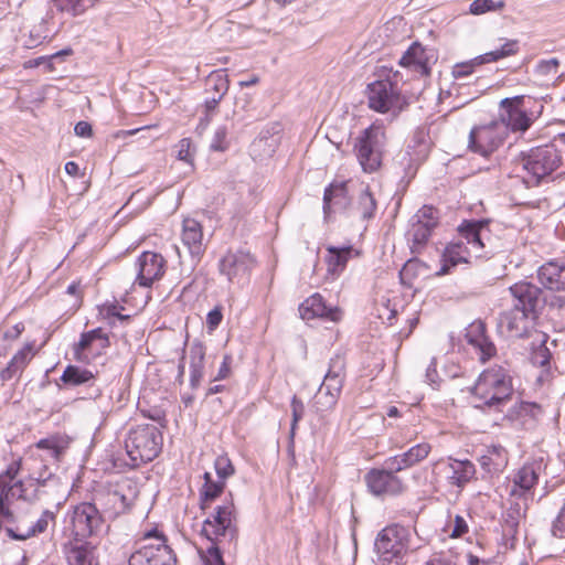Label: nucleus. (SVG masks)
Returning a JSON list of instances; mask_svg holds the SVG:
<instances>
[{"instance_id":"f257e3e1","label":"nucleus","mask_w":565,"mask_h":565,"mask_svg":"<svg viewBox=\"0 0 565 565\" xmlns=\"http://www.w3.org/2000/svg\"><path fill=\"white\" fill-rule=\"evenodd\" d=\"M202 532L211 541L202 556L204 565H225L222 551L235 554L238 541L236 510L232 498L215 508L212 516L204 521Z\"/></svg>"},{"instance_id":"f03ea898","label":"nucleus","mask_w":565,"mask_h":565,"mask_svg":"<svg viewBox=\"0 0 565 565\" xmlns=\"http://www.w3.org/2000/svg\"><path fill=\"white\" fill-rule=\"evenodd\" d=\"M472 395L480 401L477 407L502 412L513 395L510 371L500 365L486 369L479 375L472 388Z\"/></svg>"},{"instance_id":"7ed1b4c3","label":"nucleus","mask_w":565,"mask_h":565,"mask_svg":"<svg viewBox=\"0 0 565 565\" xmlns=\"http://www.w3.org/2000/svg\"><path fill=\"white\" fill-rule=\"evenodd\" d=\"M561 163V150L556 148V143H551L522 153L516 160L515 169L524 172L522 179L527 186H535L550 177Z\"/></svg>"},{"instance_id":"20e7f679","label":"nucleus","mask_w":565,"mask_h":565,"mask_svg":"<svg viewBox=\"0 0 565 565\" xmlns=\"http://www.w3.org/2000/svg\"><path fill=\"white\" fill-rule=\"evenodd\" d=\"M387 143L385 128L381 124H372L365 128L354 141L353 150L365 173L380 170Z\"/></svg>"},{"instance_id":"39448f33","label":"nucleus","mask_w":565,"mask_h":565,"mask_svg":"<svg viewBox=\"0 0 565 565\" xmlns=\"http://www.w3.org/2000/svg\"><path fill=\"white\" fill-rule=\"evenodd\" d=\"M387 143L385 128L381 124H372L365 128L354 141L353 150L365 173L380 170Z\"/></svg>"},{"instance_id":"423d86ee","label":"nucleus","mask_w":565,"mask_h":565,"mask_svg":"<svg viewBox=\"0 0 565 565\" xmlns=\"http://www.w3.org/2000/svg\"><path fill=\"white\" fill-rule=\"evenodd\" d=\"M345 358L335 354L330 359L329 369L313 397V407L319 413L331 411L338 403L345 379Z\"/></svg>"},{"instance_id":"0eeeda50","label":"nucleus","mask_w":565,"mask_h":565,"mask_svg":"<svg viewBox=\"0 0 565 565\" xmlns=\"http://www.w3.org/2000/svg\"><path fill=\"white\" fill-rule=\"evenodd\" d=\"M70 525L64 535L68 540L84 542L86 539L97 535L104 524V519L94 503L82 502L73 507L67 513Z\"/></svg>"},{"instance_id":"6e6552de","label":"nucleus","mask_w":565,"mask_h":565,"mask_svg":"<svg viewBox=\"0 0 565 565\" xmlns=\"http://www.w3.org/2000/svg\"><path fill=\"white\" fill-rule=\"evenodd\" d=\"M406 529L399 525H388L381 530L375 539L374 547L377 554V565H402L407 548Z\"/></svg>"},{"instance_id":"1a4fd4ad","label":"nucleus","mask_w":565,"mask_h":565,"mask_svg":"<svg viewBox=\"0 0 565 565\" xmlns=\"http://www.w3.org/2000/svg\"><path fill=\"white\" fill-rule=\"evenodd\" d=\"M369 107L377 113L399 114L407 100L401 94L397 85L390 79H379L370 83L366 88Z\"/></svg>"},{"instance_id":"9d476101","label":"nucleus","mask_w":565,"mask_h":565,"mask_svg":"<svg viewBox=\"0 0 565 565\" xmlns=\"http://www.w3.org/2000/svg\"><path fill=\"white\" fill-rule=\"evenodd\" d=\"M507 137L505 125L498 120L475 126L469 134L468 149L487 158L503 145Z\"/></svg>"},{"instance_id":"9b49d317","label":"nucleus","mask_w":565,"mask_h":565,"mask_svg":"<svg viewBox=\"0 0 565 565\" xmlns=\"http://www.w3.org/2000/svg\"><path fill=\"white\" fill-rule=\"evenodd\" d=\"M141 486L138 480L124 479L117 484V489L105 495V512L110 518H117L127 513L139 499Z\"/></svg>"},{"instance_id":"f8f14e48","label":"nucleus","mask_w":565,"mask_h":565,"mask_svg":"<svg viewBox=\"0 0 565 565\" xmlns=\"http://www.w3.org/2000/svg\"><path fill=\"white\" fill-rule=\"evenodd\" d=\"M399 471L391 468L390 458L385 460L383 469H371L364 477L370 492L376 497L403 493L406 486L396 475Z\"/></svg>"},{"instance_id":"ddd939ff","label":"nucleus","mask_w":565,"mask_h":565,"mask_svg":"<svg viewBox=\"0 0 565 565\" xmlns=\"http://www.w3.org/2000/svg\"><path fill=\"white\" fill-rule=\"evenodd\" d=\"M524 103L523 95L507 97L500 102L498 122L505 125L507 136L509 131L524 132L531 127L533 119L527 114Z\"/></svg>"},{"instance_id":"4468645a","label":"nucleus","mask_w":565,"mask_h":565,"mask_svg":"<svg viewBox=\"0 0 565 565\" xmlns=\"http://www.w3.org/2000/svg\"><path fill=\"white\" fill-rule=\"evenodd\" d=\"M143 565H174L175 556L157 527L143 531Z\"/></svg>"},{"instance_id":"2eb2a0df","label":"nucleus","mask_w":565,"mask_h":565,"mask_svg":"<svg viewBox=\"0 0 565 565\" xmlns=\"http://www.w3.org/2000/svg\"><path fill=\"white\" fill-rule=\"evenodd\" d=\"M458 231L476 257H491L495 248L489 237L488 225L481 221H465Z\"/></svg>"},{"instance_id":"dca6fc26","label":"nucleus","mask_w":565,"mask_h":565,"mask_svg":"<svg viewBox=\"0 0 565 565\" xmlns=\"http://www.w3.org/2000/svg\"><path fill=\"white\" fill-rule=\"evenodd\" d=\"M519 50L516 40L507 41L501 49L494 50L482 55H479L470 61L458 63L452 67V76L455 78H462L473 73L476 66L497 62L501 58L514 55Z\"/></svg>"},{"instance_id":"f3484780","label":"nucleus","mask_w":565,"mask_h":565,"mask_svg":"<svg viewBox=\"0 0 565 565\" xmlns=\"http://www.w3.org/2000/svg\"><path fill=\"white\" fill-rule=\"evenodd\" d=\"M537 317L539 316L531 312H525V310L512 307L501 313L499 327L504 330L509 337L524 338L533 328V322Z\"/></svg>"},{"instance_id":"a211bd4d","label":"nucleus","mask_w":565,"mask_h":565,"mask_svg":"<svg viewBox=\"0 0 565 565\" xmlns=\"http://www.w3.org/2000/svg\"><path fill=\"white\" fill-rule=\"evenodd\" d=\"M513 299V307L525 312L539 316V309L542 303V290L530 281H519L509 288Z\"/></svg>"},{"instance_id":"6ab92c4d","label":"nucleus","mask_w":565,"mask_h":565,"mask_svg":"<svg viewBox=\"0 0 565 565\" xmlns=\"http://www.w3.org/2000/svg\"><path fill=\"white\" fill-rule=\"evenodd\" d=\"M30 480L32 481L31 486H35V489L31 495L26 493V488L22 480H18L15 486L19 487V499L33 502L41 498V495L45 492L43 489L46 487H52L57 489L61 487V479L54 472L49 469L46 463H43L41 469L38 472H33L30 475Z\"/></svg>"},{"instance_id":"aec40b11","label":"nucleus","mask_w":565,"mask_h":565,"mask_svg":"<svg viewBox=\"0 0 565 565\" xmlns=\"http://www.w3.org/2000/svg\"><path fill=\"white\" fill-rule=\"evenodd\" d=\"M447 482L451 487L462 490L476 477V467L468 460H460L449 457L444 465Z\"/></svg>"},{"instance_id":"412c9836","label":"nucleus","mask_w":565,"mask_h":565,"mask_svg":"<svg viewBox=\"0 0 565 565\" xmlns=\"http://www.w3.org/2000/svg\"><path fill=\"white\" fill-rule=\"evenodd\" d=\"M299 313L303 320L322 318L333 322L341 319V311L338 307H328L319 294L308 297L300 306Z\"/></svg>"},{"instance_id":"4be33fe9","label":"nucleus","mask_w":565,"mask_h":565,"mask_svg":"<svg viewBox=\"0 0 565 565\" xmlns=\"http://www.w3.org/2000/svg\"><path fill=\"white\" fill-rule=\"evenodd\" d=\"M255 259L249 252L238 249L228 252L221 260V273L230 280L239 275H246L254 267Z\"/></svg>"},{"instance_id":"5701e85b","label":"nucleus","mask_w":565,"mask_h":565,"mask_svg":"<svg viewBox=\"0 0 565 565\" xmlns=\"http://www.w3.org/2000/svg\"><path fill=\"white\" fill-rule=\"evenodd\" d=\"M465 337L467 342L478 350L481 362H487L495 354V345L486 335V324L482 321L477 320L470 323Z\"/></svg>"},{"instance_id":"b1692460","label":"nucleus","mask_w":565,"mask_h":565,"mask_svg":"<svg viewBox=\"0 0 565 565\" xmlns=\"http://www.w3.org/2000/svg\"><path fill=\"white\" fill-rule=\"evenodd\" d=\"M541 466L539 463L524 465L514 476L510 488L511 498H525L539 481Z\"/></svg>"},{"instance_id":"393cba45","label":"nucleus","mask_w":565,"mask_h":565,"mask_svg":"<svg viewBox=\"0 0 565 565\" xmlns=\"http://www.w3.org/2000/svg\"><path fill=\"white\" fill-rule=\"evenodd\" d=\"M434 55L418 42L413 43L399 60V65L408 67L420 76L430 74L429 61Z\"/></svg>"},{"instance_id":"a878e982","label":"nucleus","mask_w":565,"mask_h":565,"mask_svg":"<svg viewBox=\"0 0 565 565\" xmlns=\"http://www.w3.org/2000/svg\"><path fill=\"white\" fill-rule=\"evenodd\" d=\"M60 380L66 386L87 385V398H96L100 395V390L94 385L95 376L87 369L70 364L63 371Z\"/></svg>"},{"instance_id":"bb28decb","label":"nucleus","mask_w":565,"mask_h":565,"mask_svg":"<svg viewBox=\"0 0 565 565\" xmlns=\"http://www.w3.org/2000/svg\"><path fill=\"white\" fill-rule=\"evenodd\" d=\"M542 286L550 290L565 291V262L551 260L537 270Z\"/></svg>"},{"instance_id":"cd10ccee","label":"nucleus","mask_w":565,"mask_h":565,"mask_svg":"<svg viewBox=\"0 0 565 565\" xmlns=\"http://www.w3.org/2000/svg\"><path fill=\"white\" fill-rule=\"evenodd\" d=\"M508 451L501 445L488 447L479 458L482 470L490 477L500 475L508 466Z\"/></svg>"},{"instance_id":"c85d7f7f","label":"nucleus","mask_w":565,"mask_h":565,"mask_svg":"<svg viewBox=\"0 0 565 565\" xmlns=\"http://www.w3.org/2000/svg\"><path fill=\"white\" fill-rule=\"evenodd\" d=\"M181 239L191 255L200 256L204 252L202 225L196 220H183Z\"/></svg>"},{"instance_id":"c756f323","label":"nucleus","mask_w":565,"mask_h":565,"mask_svg":"<svg viewBox=\"0 0 565 565\" xmlns=\"http://www.w3.org/2000/svg\"><path fill=\"white\" fill-rule=\"evenodd\" d=\"M430 450L431 446L428 443L417 444L401 455L390 457V466L392 469L402 471L423 461Z\"/></svg>"},{"instance_id":"7c9ffc66","label":"nucleus","mask_w":565,"mask_h":565,"mask_svg":"<svg viewBox=\"0 0 565 565\" xmlns=\"http://www.w3.org/2000/svg\"><path fill=\"white\" fill-rule=\"evenodd\" d=\"M350 204L347 182L331 183L324 190L323 212L329 215L334 209L345 210Z\"/></svg>"},{"instance_id":"2f4dec72","label":"nucleus","mask_w":565,"mask_h":565,"mask_svg":"<svg viewBox=\"0 0 565 565\" xmlns=\"http://www.w3.org/2000/svg\"><path fill=\"white\" fill-rule=\"evenodd\" d=\"M31 351V345H25L11 358L7 366L0 371V380L2 383L11 381L12 379H19L22 375L32 359Z\"/></svg>"},{"instance_id":"473e14b6","label":"nucleus","mask_w":565,"mask_h":565,"mask_svg":"<svg viewBox=\"0 0 565 565\" xmlns=\"http://www.w3.org/2000/svg\"><path fill=\"white\" fill-rule=\"evenodd\" d=\"M167 260L159 253L143 250V287H150L166 273Z\"/></svg>"},{"instance_id":"72a5a7b5","label":"nucleus","mask_w":565,"mask_h":565,"mask_svg":"<svg viewBox=\"0 0 565 565\" xmlns=\"http://www.w3.org/2000/svg\"><path fill=\"white\" fill-rule=\"evenodd\" d=\"M51 522L55 524L56 513L51 510H44L36 522L30 526L26 532L20 533L9 526L4 527V531L11 540L25 541L30 537L44 533Z\"/></svg>"},{"instance_id":"f704fd0d","label":"nucleus","mask_w":565,"mask_h":565,"mask_svg":"<svg viewBox=\"0 0 565 565\" xmlns=\"http://www.w3.org/2000/svg\"><path fill=\"white\" fill-rule=\"evenodd\" d=\"M205 347L201 341H194L190 347V386L195 390L204 376Z\"/></svg>"},{"instance_id":"c9c22d12","label":"nucleus","mask_w":565,"mask_h":565,"mask_svg":"<svg viewBox=\"0 0 565 565\" xmlns=\"http://www.w3.org/2000/svg\"><path fill=\"white\" fill-rule=\"evenodd\" d=\"M525 504L520 502H510L509 508L502 513V531L507 537L514 539L519 531V525L525 516Z\"/></svg>"},{"instance_id":"e433bc0d","label":"nucleus","mask_w":565,"mask_h":565,"mask_svg":"<svg viewBox=\"0 0 565 565\" xmlns=\"http://www.w3.org/2000/svg\"><path fill=\"white\" fill-rule=\"evenodd\" d=\"M328 256L326 257V262L328 265V273L334 276L340 275L350 258L354 255L355 250L352 246H328L327 247Z\"/></svg>"},{"instance_id":"4c0bfd02","label":"nucleus","mask_w":565,"mask_h":565,"mask_svg":"<svg viewBox=\"0 0 565 565\" xmlns=\"http://www.w3.org/2000/svg\"><path fill=\"white\" fill-rule=\"evenodd\" d=\"M74 540L63 544L68 565H98L94 558L93 550L86 544L76 545Z\"/></svg>"},{"instance_id":"58836bf2","label":"nucleus","mask_w":565,"mask_h":565,"mask_svg":"<svg viewBox=\"0 0 565 565\" xmlns=\"http://www.w3.org/2000/svg\"><path fill=\"white\" fill-rule=\"evenodd\" d=\"M162 434L154 425H143V462L153 460L162 448Z\"/></svg>"},{"instance_id":"ea45409f","label":"nucleus","mask_w":565,"mask_h":565,"mask_svg":"<svg viewBox=\"0 0 565 565\" xmlns=\"http://www.w3.org/2000/svg\"><path fill=\"white\" fill-rule=\"evenodd\" d=\"M466 252V247L461 243L449 244L444 250L441 267L437 271V275H447L452 267L460 263H467Z\"/></svg>"},{"instance_id":"a19ab883","label":"nucleus","mask_w":565,"mask_h":565,"mask_svg":"<svg viewBox=\"0 0 565 565\" xmlns=\"http://www.w3.org/2000/svg\"><path fill=\"white\" fill-rule=\"evenodd\" d=\"M14 488H18L15 483L11 484L10 482H7L4 477L0 476V531L4 529L3 522H15V515L10 508V498L13 495Z\"/></svg>"},{"instance_id":"79ce46f5","label":"nucleus","mask_w":565,"mask_h":565,"mask_svg":"<svg viewBox=\"0 0 565 565\" xmlns=\"http://www.w3.org/2000/svg\"><path fill=\"white\" fill-rule=\"evenodd\" d=\"M95 341H99V347L105 348L108 345V338L100 328L93 329L84 332L81 335L79 342L74 347V355L77 360H82V353L90 349Z\"/></svg>"},{"instance_id":"37998d69","label":"nucleus","mask_w":565,"mask_h":565,"mask_svg":"<svg viewBox=\"0 0 565 565\" xmlns=\"http://www.w3.org/2000/svg\"><path fill=\"white\" fill-rule=\"evenodd\" d=\"M559 61L556 57L540 60L534 66L533 74L542 84H548L558 77Z\"/></svg>"},{"instance_id":"c03bdc74","label":"nucleus","mask_w":565,"mask_h":565,"mask_svg":"<svg viewBox=\"0 0 565 565\" xmlns=\"http://www.w3.org/2000/svg\"><path fill=\"white\" fill-rule=\"evenodd\" d=\"M433 230L426 225H420L411 220V227L407 232L408 241L411 244L412 253L419 254L428 242Z\"/></svg>"},{"instance_id":"a18cd8bd","label":"nucleus","mask_w":565,"mask_h":565,"mask_svg":"<svg viewBox=\"0 0 565 565\" xmlns=\"http://www.w3.org/2000/svg\"><path fill=\"white\" fill-rule=\"evenodd\" d=\"M35 447L45 451V456L41 457V462H46L52 460L57 463L61 461V458L64 454V447L61 445L60 438L57 437H47L40 439Z\"/></svg>"},{"instance_id":"49530a36","label":"nucleus","mask_w":565,"mask_h":565,"mask_svg":"<svg viewBox=\"0 0 565 565\" xmlns=\"http://www.w3.org/2000/svg\"><path fill=\"white\" fill-rule=\"evenodd\" d=\"M205 483L201 491L202 509L205 508V502L215 500L224 490V481H213L209 472L204 473Z\"/></svg>"},{"instance_id":"de8ad7c7","label":"nucleus","mask_w":565,"mask_h":565,"mask_svg":"<svg viewBox=\"0 0 565 565\" xmlns=\"http://www.w3.org/2000/svg\"><path fill=\"white\" fill-rule=\"evenodd\" d=\"M439 211L436 207L424 205L411 220L434 230L439 223Z\"/></svg>"},{"instance_id":"09e8293b","label":"nucleus","mask_w":565,"mask_h":565,"mask_svg":"<svg viewBox=\"0 0 565 565\" xmlns=\"http://www.w3.org/2000/svg\"><path fill=\"white\" fill-rule=\"evenodd\" d=\"M376 200L366 186L360 194L358 201V210L363 220H371L375 215Z\"/></svg>"},{"instance_id":"8fccbe9b","label":"nucleus","mask_w":565,"mask_h":565,"mask_svg":"<svg viewBox=\"0 0 565 565\" xmlns=\"http://www.w3.org/2000/svg\"><path fill=\"white\" fill-rule=\"evenodd\" d=\"M206 92L224 96L230 87L227 75L223 72H212L206 78Z\"/></svg>"},{"instance_id":"3c124183","label":"nucleus","mask_w":565,"mask_h":565,"mask_svg":"<svg viewBox=\"0 0 565 565\" xmlns=\"http://www.w3.org/2000/svg\"><path fill=\"white\" fill-rule=\"evenodd\" d=\"M138 433L130 431L128 439L126 440V452L128 457L126 465L131 468L139 467L141 462V450L138 444Z\"/></svg>"},{"instance_id":"603ef678","label":"nucleus","mask_w":565,"mask_h":565,"mask_svg":"<svg viewBox=\"0 0 565 565\" xmlns=\"http://www.w3.org/2000/svg\"><path fill=\"white\" fill-rule=\"evenodd\" d=\"M505 7L503 0H475L470 3L469 13L472 15H481L487 12L500 11Z\"/></svg>"},{"instance_id":"864d4df0","label":"nucleus","mask_w":565,"mask_h":565,"mask_svg":"<svg viewBox=\"0 0 565 565\" xmlns=\"http://www.w3.org/2000/svg\"><path fill=\"white\" fill-rule=\"evenodd\" d=\"M61 12L71 13L73 17H77L85 11L83 0H52Z\"/></svg>"},{"instance_id":"5fc2aeb1","label":"nucleus","mask_w":565,"mask_h":565,"mask_svg":"<svg viewBox=\"0 0 565 565\" xmlns=\"http://www.w3.org/2000/svg\"><path fill=\"white\" fill-rule=\"evenodd\" d=\"M228 130L226 126H220L216 128L213 138L211 140L210 148L213 151H225L228 149L230 141L227 139Z\"/></svg>"},{"instance_id":"6e6d98bb","label":"nucleus","mask_w":565,"mask_h":565,"mask_svg":"<svg viewBox=\"0 0 565 565\" xmlns=\"http://www.w3.org/2000/svg\"><path fill=\"white\" fill-rule=\"evenodd\" d=\"M177 158L185 163L192 166L194 160V150L192 142L189 138H183L177 145Z\"/></svg>"},{"instance_id":"4d7b16f0","label":"nucleus","mask_w":565,"mask_h":565,"mask_svg":"<svg viewBox=\"0 0 565 565\" xmlns=\"http://www.w3.org/2000/svg\"><path fill=\"white\" fill-rule=\"evenodd\" d=\"M216 475L224 480L234 473V467L231 460L225 456H220L214 462Z\"/></svg>"},{"instance_id":"13d9d810","label":"nucleus","mask_w":565,"mask_h":565,"mask_svg":"<svg viewBox=\"0 0 565 565\" xmlns=\"http://www.w3.org/2000/svg\"><path fill=\"white\" fill-rule=\"evenodd\" d=\"M224 96H221V94H211L210 97L205 99L204 106L206 109V117L204 120H201L198 128H201L202 130L206 128V126L210 122V113L215 110L220 102L222 100Z\"/></svg>"},{"instance_id":"bf43d9fd","label":"nucleus","mask_w":565,"mask_h":565,"mask_svg":"<svg viewBox=\"0 0 565 565\" xmlns=\"http://www.w3.org/2000/svg\"><path fill=\"white\" fill-rule=\"evenodd\" d=\"M104 311L106 312V315L108 317H116L121 321L129 320L131 317L137 315V312L124 313L122 311H126V308L120 306L118 302H113V303L106 305L104 308Z\"/></svg>"},{"instance_id":"052dcab7","label":"nucleus","mask_w":565,"mask_h":565,"mask_svg":"<svg viewBox=\"0 0 565 565\" xmlns=\"http://www.w3.org/2000/svg\"><path fill=\"white\" fill-rule=\"evenodd\" d=\"M518 416H530L537 418L542 414V408L535 403L521 402L516 411Z\"/></svg>"},{"instance_id":"680f3d73","label":"nucleus","mask_w":565,"mask_h":565,"mask_svg":"<svg viewBox=\"0 0 565 565\" xmlns=\"http://www.w3.org/2000/svg\"><path fill=\"white\" fill-rule=\"evenodd\" d=\"M291 409H292L291 433H294L298 422L302 418L303 413H305L303 403L297 396H294L291 399Z\"/></svg>"},{"instance_id":"e2e57ef3","label":"nucleus","mask_w":565,"mask_h":565,"mask_svg":"<svg viewBox=\"0 0 565 565\" xmlns=\"http://www.w3.org/2000/svg\"><path fill=\"white\" fill-rule=\"evenodd\" d=\"M426 382L434 388L437 390L439 387L441 379L438 375V372L436 370V360L433 359L429 363V365L426 369Z\"/></svg>"},{"instance_id":"0e129e2a","label":"nucleus","mask_w":565,"mask_h":565,"mask_svg":"<svg viewBox=\"0 0 565 565\" xmlns=\"http://www.w3.org/2000/svg\"><path fill=\"white\" fill-rule=\"evenodd\" d=\"M552 534L556 537H565V505L553 522Z\"/></svg>"},{"instance_id":"69168bd1","label":"nucleus","mask_w":565,"mask_h":565,"mask_svg":"<svg viewBox=\"0 0 565 565\" xmlns=\"http://www.w3.org/2000/svg\"><path fill=\"white\" fill-rule=\"evenodd\" d=\"M551 353L545 345H541L533 354V362L540 366L550 364Z\"/></svg>"},{"instance_id":"338daca9","label":"nucleus","mask_w":565,"mask_h":565,"mask_svg":"<svg viewBox=\"0 0 565 565\" xmlns=\"http://www.w3.org/2000/svg\"><path fill=\"white\" fill-rule=\"evenodd\" d=\"M222 319H223V315H222L221 308L216 307V308L212 309L207 313V317H206V326H207L209 330H211V331L215 330L220 326Z\"/></svg>"},{"instance_id":"774afa93","label":"nucleus","mask_w":565,"mask_h":565,"mask_svg":"<svg viewBox=\"0 0 565 565\" xmlns=\"http://www.w3.org/2000/svg\"><path fill=\"white\" fill-rule=\"evenodd\" d=\"M467 532H468V524H467L466 520L460 515H456L454 529L451 531V537H461Z\"/></svg>"}]
</instances>
